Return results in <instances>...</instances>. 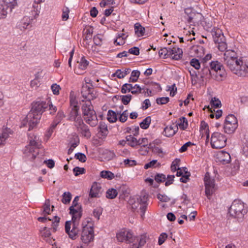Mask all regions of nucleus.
Masks as SVG:
<instances>
[{"mask_svg": "<svg viewBox=\"0 0 248 248\" xmlns=\"http://www.w3.org/2000/svg\"><path fill=\"white\" fill-rule=\"evenodd\" d=\"M48 105L46 102L44 101L33 102L31 110L22 122L21 126H25L28 124L29 130L32 129L39 123L42 113L48 108Z\"/></svg>", "mask_w": 248, "mask_h": 248, "instance_id": "1", "label": "nucleus"}, {"mask_svg": "<svg viewBox=\"0 0 248 248\" xmlns=\"http://www.w3.org/2000/svg\"><path fill=\"white\" fill-rule=\"evenodd\" d=\"M82 209L70 210L69 214L72 215V221H67L65 224V231L72 239H76L79 230L78 228V222L82 215Z\"/></svg>", "mask_w": 248, "mask_h": 248, "instance_id": "2", "label": "nucleus"}, {"mask_svg": "<svg viewBox=\"0 0 248 248\" xmlns=\"http://www.w3.org/2000/svg\"><path fill=\"white\" fill-rule=\"evenodd\" d=\"M82 114L85 122L91 126L97 125L98 119L91 102L86 101L81 106Z\"/></svg>", "mask_w": 248, "mask_h": 248, "instance_id": "3", "label": "nucleus"}, {"mask_svg": "<svg viewBox=\"0 0 248 248\" xmlns=\"http://www.w3.org/2000/svg\"><path fill=\"white\" fill-rule=\"evenodd\" d=\"M225 63L233 74L239 77H248V65L240 59L229 60Z\"/></svg>", "mask_w": 248, "mask_h": 248, "instance_id": "4", "label": "nucleus"}, {"mask_svg": "<svg viewBox=\"0 0 248 248\" xmlns=\"http://www.w3.org/2000/svg\"><path fill=\"white\" fill-rule=\"evenodd\" d=\"M210 69L212 74V79L217 81H222L227 77V72L223 65L217 61H213L209 63Z\"/></svg>", "mask_w": 248, "mask_h": 248, "instance_id": "5", "label": "nucleus"}, {"mask_svg": "<svg viewBox=\"0 0 248 248\" xmlns=\"http://www.w3.org/2000/svg\"><path fill=\"white\" fill-rule=\"evenodd\" d=\"M248 212L245 204L239 200H235L229 209L230 215L234 218L241 219Z\"/></svg>", "mask_w": 248, "mask_h": 248, "instance_id": "6", "label": "nucleus"}, {"mask_svg": "<svg viewBox=\"0 0 248 248\" xmlns=\"http://www.w3.org/2000/svg\"><path fill=\"white\" fill-rule=\"evenodd\" d=\"M81 239L83 243L88 244L93 241L94 237L93 224L90 218H86L82 223Z\"/></svg>", "mask_w": 248, "mask_h": 248, "instance_id": "7", "label": "nucleus"}, {"mask_svg": "<svg viewBox=\"0 0 248 248\" xmlns=\"http://www.w3.org/2000/svg\"><path fill=\"white\" fill-rule=\"evenodd\" d=\"M79 110V107L78 106V103L70 100V107L68 110L67 119L70 121L73 122L74 126L83 121Z\"/></svg>", "mask_w": 248, "mask_h": 248, "instance_id": "8", "label": "nucleus"}, {"mask_svg": "<svg viewBox=\"0 0 248 248\" xmlns=\"http://www.w3.org/2000/svg\"><path fill=\"white\" fill-rule=\"evenodd\" d=\"M36 136L34 139H30L29 144L25 147L23 151V154L31 160H33L38 154L39 144L36 141Z\"/></svg>", "mask_w": 248, "mask_h": 248, "instance_id": "9", "label": "nucleus"}, {"mask_svg": "<svg viewBox=\"0 0 248 248\" xmlns=\"http://www.w3.org/2000/svg\"><path fill=\"white\" fill-rule=\"evenodd\" d=\"M227 138L219 132H214L211 138V145L213 148L221 149L226 145Z\"/></svg>", "mask_w": 248, "mask_h": 248, "instance_id": "10", "label": "nucleus"}, {"mask_svg": "<svg viewBox=\"0 0 248 248\" xmlns=\"http://www.w3.org/2000/svg\"><path fill=\"white\" fill-rule=\"evenodd\" d=\"M16 0H0V19L6 17L8 14L7 10L10 8L12 11L17 6Z\"/></svg>", "mask_w": 248, "mask_h": 248, "instance_id": "11", "label": "nucleus"}, {"mask_svg": "<svg viewBox=\"0 0 248 248\" xmlns=\"http://www.w3.org/2000/svg\"><path fill=\"white\" fill-rule=\"evenodd\" d=\"M238 126L237 120L233 114L228 115L225 120L224 129L225 133L232 134L234 132Z\"/></svg>", "mask_w": 248, "mask_h": 248, "instance_id": "12", "label": "nucleus"}, {"mask_svg": "<svg viewBox=\"0 0 248 248\" xmlns=\"http://www.w3.org/2000/svg\"><path fill=\"white\" fill-rule=\"evenodd\" d=\"M204 182L205 187V194L209 199V197L211 196L216 191L215 180L210 177L209 172H206L204 176Z\"/></svg>", "mask_w": 248, "mask_h": 248, "instance_id": "13", "label": "nucleus"}, {"mask_svg": "<svg viewBox=\"0 0 248 248\" xmlns=\"http://www.w3.org/2000/svg\"><path fill=\"white\" fill-rule=\"evenodd\" d=\"M116 237L119 242H125L128 244L132 243L135 240V237L132 232L126 229L121 230L117 233Z\"/></svg>", "mask_w": 248, "mask_h": 248, "instance_id": "14", "label": "nucleus"}, {"mask_svg": "<svg viewBox=\"0 0 248 248\" xmlns=\"http://www.w3.org/2000/svg\"><path fill=\"white\" fill-rule=\"evenodd\" d=\"M208 27L209 29H207V31L211 33L213 40L215 43L222 40H226L221 30L219 28L215 27L211 28V25Z\"/></svg>", "mask_w": 248, "mask_h": 248, "instance_id": "15", "label": "nucleus"}, {"mask_svg": "<svg viewBox=\"0 0 248 248\" xmlns=\"http://www.w3.org/2000/svg\"><path fill=\"white\" fill-rule=\"evenodd\" d=\"M94 90L93 88L89 87L87 84L83 85L81 88V93L82 96L90 101L96 98L95 94L93 93Z\"/></svg>", "mask_w": 248, "mask_h": 248, "instance_id": "16", "label": "nucleus"}, {"mask_svg": "<svg viewBox=\"0 0 248 248\" xmlns=\"http://www.w3.org/2000/svg\"><path fill=\"white\" fill-rule=\"evenodd\" d=\"M75 126L78 133L80 134L83 137L87 139L91 138V133L89 128L88 125L84 123L83 121L77 124Z\"/></svg>", "mask_w": 248, "mask_h": 248, "instance_id": "17", "label": "nucleus"}, {"mask_svg": "<svg viewBox=\"0 0 248 248\" xmlns=\"http://www.w3.org/2000/svg\"><path fill=\"white\" fill-rule=\"evenodd\" d=\"M139 200V203L140 204V216L142 219H144V215L145 211L147 208V201L148 200V195L147 194H144L141 196L140 198L137 199V201Z\"/></svg>", "mask_w": 248, "mask_h": 248, "instance_id": "18", "label": "nucleus"}, {"mask_svg": "<svg viewBox=\"0 0 248 248\" xmlns=\"http://www.w3.org/2000/svg\"><path fill=\"white\" fill-rule=\"evenodd\" d=\"M32 21V18H30V17L28 16H24L17 23L16 28L21 31H25L28 29V26L31 24Z\"/></svg>", "mask_w": 248, "mask_h": 248, "instance_id": "19", "label": "nucleus"}, {"mask_svg": "<svg viewBox=\"0 0 248 248\" xmlns=\"http://www.w3.org/2000/svg\"><path fill=\"white\" fill-rule=\"evenodd\" d=\"M102 192V188L99 184L94 182L89 192V197L91 198H99Z\"/></svg>", "mask_w": 248, "mask_h": 248, "instance_id": "20", "label": "nucleus"}, {"mask_svg": "<svg viewBox=\"0 0 248 248\" xmlns=\"http://www.w3.org/2000/svg\"><path fill=\"white\" fill-rule=\"evenodd\" d=\"M13 132L10 128H3L2 133L0 135V147L4 145L6 140L8 138L9 135L12 134Z\"/></svg>", "mask_w": 248, "mask_h": 248, "instance_id": "21", "label": "nucleus"}, {"mask_svg": "<svg viewBox=\"0 0 248 248\" xmlns=\"http://www.w3.org/2000/svg\"><path fill=\"white\" fill-rule=\"evenodd\" d=\"M200 75L201 78L202 79L204 78H212V74H211L210 67L203 63V67L200 72Z\"/></svg>", "mask_w": 248, "mask_h": 248, "instance_id": "22", "label": "nucleus"}, {"mask_svg": "<svg viewBox=\"0 0 248 248\" xmlns=\"http://www.w3.org/2000/svg\"><path fill=\"white\" fill-rule=\"evenodd\" d=\"M219 161L223 164H226L230 162L231 156L230 154L225 151H221L217 155Z\"/></svg>", "mask_w": 248, "mask_h": 248, "instance_id": "23", "label": "nucleus"}, {"mask_svg": "<svg viewBox=\"0 0 248 248\" xmlns=\"http://www.w3.org/2000/svg\"><path fill=\"white\" fill-rule=\"evenodd\" d=\"M178 129L177 125L166 126L164 130V135L167 137H172L175 134Z\"/></svg>", "mask_w": 248, "mask_h": 248, "instance_id": "24", "label": "nucleus"}, {"mask_svg": "<svg viewBox=\"0 0 248 248\" xmlns=\"http://www.w3.org/2000/svg\"><path fill=\"white\" fill-rule=\"evenodd\" d=\"M50 202L49 199L46 200L45 203L43 205V212L42 215L45 216H46L47 215L50 214L51 212H52L54 208V206H51V209H50Z\"/></svg>", "mask_w": 248, "mask_h": 248, "instance_id": "25", "label": "nucleus"}, {"mask_svg": "<svg viewBox=\"0 0 248 248\" xmlns=\"http://www.w3.org/2000/svg\"><path fill=\"white\" fill-rule=\"evenodd\" d=\"M238 59L236 52L232 50H226L224 54V62H227L229 60Z\"/></svg>", "mask_w": 248, "mask_h": 248, "instance_id": "26", "label": "nucleus"}, {"mask_svg": "<svg viewBox=\"0 0 248 248\" xmlns=\"http://www.w3.org/2000/svg\"><path fill=\"white\" fill-rule=\"evenodd\" d=\"M98 134L99 136H101V137L99 138H102V137H106L108 134V130L107 125L105 123L103 122L100 123L98 126Z\"/></svg>", "mask_w": 248, "mask_h": 248, "instance_id": "27", "label": "nucleus"}, {"mask_svg": "<svg viewBox=\"0 0 248 248\" xmlns=\"http://www.w3.org/2000/svg\"><path fill=\"white\" fill-rule=\"evenodd\" d=\"M130 71L131 69L130 68L118 69L114 75L116 76L118 78H123L129 74Z\"/></svg>", "mask_w": 248, "mask_h": 248, "instance_id": "28", "label": "nucleus"}, {"mask_svg": "<svg viewBox=\"0 0 248 248\" xmlns=\"http://www.w3.org/2000/svg\"><path fill=\"white\" fill-rule=\"evenodd\" d=\"M128 37L127 35L124 33H119L117 35V38L114 40V44H116L117 45H123L125 43V40Z\"/></svg>", "mask_w": 248, "mask_h": 248, "instance_id": "29", "label": "nucleus"}, {"mask_svg": "<svg viewBox=\"0 0 248 248\" xmlns=\"http://www.w3.org/2000/svg\"><path fill=\"white\" fill-rule=\"evenodd\" d=\"M134 27L135 33L138 36H142L144 35L145 30V28L142 27L139 23H136Z\"/></svg>", "mask_w": 248, "mask_h": 248, "instance_id": "30", "label": "nucleus"}, {"mask_svg": "<svg viewBox=\"0 0 248 248\" xmlns=\"http://www.w3.org/2000/svg\"><path fill=\"white\" fill-rule=\"evenodd\" d=\"M173 56H172V59L175 60H180L182 57V50L177 47H173Z\"/></svg>", "mask_w": 248, "mask_h": 248, "instance_id": "31", "label": "nucleus"}, {"mask_svg": "<svg viewBox=\"0 0 248 248\" xmlns=\"http://www.w3.org/2000/svg\"><path fill=\"white\" fill-rule=\"evenodd\" d=\"M78 62L79 63L78 67V70L82 71L85 70L87 68L89 63L84 56L81 57L80 61Z\"/></svg>", "mask_w": 248, "mask_h": 248, "instance_id": "32", "label": "nucleus"}, {"mask_svg": "<svg viewBox=\"0 0 248 248\" xmlns=\"http://www.w3.org/2000/svg\"><path fill=\"white\" fill-rule=\"evenodd\" d=\"M128 142V144L132 147H135L138 145V140L131 135L127 136L125 138Z\"/></svg>", "mask_w": 248, "mask_h": 248, "instance_id": "33", "label": "nucleus"}, {"mask_svg": "<svg viewBox=\"0 0 248 248\" xmlns=\"http://www.w3.org/2000/svg\"><path fill=\"white\" fill-rule=\"evenodd\" d=\"M107 119L110 123L115 122L117 120L116 112L113 110H109L108 112Z\"/></svg>", "mask_w": 248, "mask_h": 248, "instance_id": "34", "label": "nucleus"}, {"mask_svg": "<svg viewBox=\"0 0 248 248\" xmlns=\"http://www.w3.org/2000/svg\"><path fill=\"white\" fill-rule=\"evenodd\" d=\"M151 122V117L148 116L140 124V125L142 129H146L149 127Z\"/></svg>", "mask_w": 248, "mask_h": 248, "instance_id": "35", "label": "nucleus"}, {"mask_svg": "<svg viewBox=\"0 0 248 248\" xmlns=\"http://www.w3.org/2000/svg\"><path fill=\"white\" fill-rule=\"evenodd\" d=\"M100 176L102 178H107L108 180H112L115 178V175L114 173L108 170H103L101 171Z\"/></svg>", "mask_w": 248, "mask_h": 248, "instance_id": "36", "label": "nucleus"}, {"mask_svg": "<svg viewBox=\"0 0 248 248\" xmlns=\"http://www.w3.org/2000/svg\"><path fill=\"white\" fill-rule=\"evenodd\" d=\"M117 195L118 192L117 190L114 188H109L106 192V197L109 199H114Z\"/></svg>", "mask_w": 248, "mask_h": 248, "instance_id": "37", "label": "nucleus"}, {"mask_svg": "<svg viewBox=\"0 0 248 248\" xmlns=\"http://www.w3.org/2000/svg\"><path fill=\"white\" fill-rule=\"evenodd\" d=\"M72 198V194L69 192H65L62 195V202L64 204H68L70 202Z\"/></svg>", "mask_w": 248, "mask_h": 248, "instance_id": "38", "label": "nucleus"}, {"mask_svg": "<svg viewBox=\"0 0 248 248\" xmlns=\"http://www.w3.org/2000/svg\"><path fill=\"white\" fill-rule=\"evenodd\" d=\"M140 75V72L138 70H133L131 73V77L129 78V82H135L138 80Z\"/></svg>", "mask_w": 248, "mask_h": 248, "instance_id": "39", "label": "nucleus"}, {"mask_svg": "<svg viewBox=\"0 0 248 248\" xmlns=\"http://www.w3.org/2000/svg\"><path fill=\"white\" fill-rule=\"evenodd\" d=\"M183 170L185 172V173L181 176V178L180 179V181L181 182L186 183L189 180L190 173L187 171L186 168H183Z\"/></svg>", "mask_w": 248, "mask_h": 248, "instance_id": "40", "label": "nucleus"}, {"mask_svg": "<svg viewBox=\"0 0 248 248\" xmlns=\"http://www.w3.org/2000/svg\"><path fill=\"white\" fill-rule=\"evenodd\" d=\"M32 7L33 8V10L31 11V12L33 16L30 17V18H32L33 20L36 19L38 17L40 13V9L41 6L39 5L36 6L35 5H33Z\"/></svg>", "mask_w": 248, "mask_h": 248, "instance_id": "41", "label": "nucleus"}, {"mask_svg": "<svg viewBox=\"0 0 248 248\" xmlns=\"http://www.w3.org/2000/svg\"><path fill=\"white\" fill-rule=\"evenodd\" d=\"M132 88V84L125 83L122 86L121 91L123 93H127L131 92Z\"/></svg>", "mask_w": 248, "mask_h": 248, "instance_id": "42", "label": "nucleus"}, {"mask_svg": "<svg viewBox=\"0 0 248 248\" xmlns=\"http://www.w3.org/2000/svg\"><path fill=\"white\" fill-rule=\"evenodd\" d=\"M210 104L212 107L215 108H219L221 106L220 101L216 97H213L212 98L210 101Z\"/></svg>", "mask_w": 248, "mask_h": 248, "instance_id": "43", "label": "nucleus"}, {"mask_svg": "<svg viewBox=\"0 0 248 248\" xmlns=\"http://www.w3.org/2000/svg\"><path fill=\"white\" fill-rule=\"evenodd\" d=\"M40 233L42 237L44 238H47L50 236L51 232L49 229L46 227H44L42 230H40Z\"/></svg>", "mask_w": 248, "mask_h": 248, "instance_id": "44", "label": "nucleus"}, {"mask_svg": "<svg viewBox=\"0 0 248 248\" xmlns=\"http://www.w3.org/2000/svg\"><path fill=\"white\" fill-rule=\"evenodd\" d=\"M149 144L148 140L147 138L140 139L138 140V145H140L141 148L149 146Z\"/></svg>", "mask_w": 248, "mask_h": 248, "instance_id": "45", "label": "nucleus"}, {"mask_svg": "<svg viewBox=\"0 0 248 248\" xmlns=\"http://www.w3.org/2000/svg\"><path fill=\"white\" fill-rule=\"evenodd\" d=\"M180 121L181 122L179 124L180 128L182 130H185L186 129L188 126L187 119L185 117H182L180 118Z\"/></svg>", "mask_w": 248, "mask_h": 248, "instance_id": "46", "label": "nucleus"}, {"mask_svg": "<svg viewBox=\"0 0 248 248\" xmlns=\"http://www.w3.org/2000/svg\"><path fill=\"white\" fill-rule=\"evenodd\" d=\"M143 89V88H142L138 84H135V85L133 86V88L131 91V93L133 94H138L140 93H141V91Z\"/></svg>", "mask_w": 248, "mask_h": 248, "instance_id": "47", "label": "nucleus"}, {"mask_svg": "<svg viewBox=\"0 0 248 248\" xmlns=\"http://www.w3.org/2000/svg\"><path fill=\"white\" fill-rule=\"evenodd\" d=\"M166 179V176L163 174L157 173L155 176V181L158 183L164 182Z\"/></svg>", "mask_w": 248, "mask_h": 248, "instance_id": "48", "label": "nucleus"}, {"mask_svg": "<svg viewBox=\"0 0 248 248\" xmlns=\"http://www.w3.org/2000/svg\"><path fill=\"white\" fill-rule=\"evenodd\" d=\"M190 63L192 66L197 70H199L201 67V64L199 61L196 58L192 59L190 61Z\"/></svg>", "mask_w": 248, "mask_h": 248, "instance_id": "49", "label": "nucleus"}, {"mask_svg": "<svg viewBox=\"0 0 248 248\" xmlns=\"http://www.w3.org/2000/svg\"><path fill=\"white\" fill-rule=\"evenodd\" d=\"M226 40H222L221 41H219L218 42H217L216 44H217V47L218 49L220 51H224L226 50L227 49V45L225 42Z\"/></svg>", "mask_w": 248, "mask_h": 248, "instance_id": "50", "label": "nucleus"}, {"mask_svg": "<svg viewBox=\"0 0 248 248\" xmlns=\"http://www.w3.org/2000/svg\"><path fill=\"white\" fill-rule=\"evenodd\" d=\"M73 172L74 175L76 176L79 175V174H84L85 173V169L83 168H80L78 167H76L74 168Z\"/></svg>", "mask_w": 248, "mask_h": 248, "instance_id": "51", "label": "nucleus"}, {"mask_svg": "<svg viewBox=\"0 0 248 248\" xmlns=\"http://www.w3.org/2000/svg\"><path fill=\"white\" fill-rule=\"evenodd\" d=\"M121 98V101L123 104L124 105H127L130 102L132 95L130 94L122 95Z\"/></svg>", "mask_w": 248, "mask_h": 248, "instance_id": "52", "label": "nucleus"}, {"mask_svg": "<svg viewBox=\"0 0 248 248\" xmlns=\"http://www.w3.org/2000/svg\"><path fill=\"white\" fill-rule=\"evenodd\" d=\"M170 98L168 97H162L157 98L156 100V102L158 105H164L168 103L169 102Z\"/></svg>", "mask_w": 248, "mask_h": 248, "instance_id": "53", "label": "nucleus"}, {"mask_svg": "<svg viewBox=\"0 0 248 248\" xmlns=\"http://www.w3.org/2000/svg\"><path fill=\"white\" fill-rule=\"evenodd\" d=\"M69 12L70 10L68 7H65L63 8L62 17L63 21H66L68 19Z\"/></svg>", "mask_w": 248, "mask_h": 248, "instance_id": "54", "label": "nucleus"}, {"mask_svg": "<svg viewBox=\"0 0 248 248\" xmlns=\"http://www.w3.org/2000/svg\"><path fill=\"white\" fill-rule=\"evenodd\" d=\"M54 221L52 223V230L54 232L57 231V228L59 225L60 218L57 216L54 217Z\"/></svg>", "mask_w": 248, "mask_h": 248, "instance_id": "55", "label": "nucleus"}, {"mask_svg": "<svg viewBox=\"0 0 248 248\" xmlns=\"http://www.w3.org/2000/svg\"><path fill=\"white\" fill-rule=\"evenodd\" d=\"M75 157L77 159H78L79 161L83 163L85 162L87 159L86 155L84 154L81 153L76 154L75 155Z\"/></svg>", "mask_w": 248, "mask_h": 248, "instance_id": "56", "label": "nucleus"}, {"mask_svg": "<svg viewBox=\"0 0 248 248\" xmlns=\"http://www.w3.org/2000/svg\"><path fill=\"white\" fill-rule=\"evenodd\" d=\"M48 104V107H49V110L50 111V114L51 115H53L57 110V108L56 106L52 105L50 100L48 101V102L46 103Z\"/></svg>", "mask_w": 248, "mask_h": 248, "instance_id": "57", "label": "nucleus"}, {"mask_svg": "<svg viewBox=\"0 0 248 248\" xmlns=\"http://www.w3.org/2000/svg\"><path fill=\"white\" fill-rule=\"evenodd\" d=\"M124 164L125 166L133 167L137 165V162L135 160L126 159L124 160Z\"/></svg>", "mask_w": 248, "mask_h": 248, "instance_id": "58", "label": "nucleus"}, {"mask_svg": "<svg viewBox=\"0 0 248 248\" xmlns=\"http://www.w3.org/2000/svg\"><path fill=\"white\" fill-rule=\"evenodd\" d=\"M152 148V145L150 143L149 146H146V148H140L139 149V153L142 155H146L149 152V149Z\"/></svg>", "mask_w": 248, "mask_h": 248, "instance_id": "59", "label": "nucleus"}, {"mask_svg": "<svg viewBox=\"0 0 248 248\" xmlns=\"http://www.w3.org/2000/svg\"><path fill=\"white\" fill-rule=\"evenodd\" d=\"M51 89L54 94L58 95L59 94L61 88L57 84H53L51 86Z\"/></svg>", "mask_w": 248, "mask_h": 248, "instance_id": "60", "label": "nucleus"}, {"mask_svg": "<svg viewBox=\"0 0 248 248\" xmlns=\"http://www.w3.org/2000/svg\"><path fill=\"white\" fill-rule=\"evenodd\" d=\"M93 42L96 46H101L102 45V39L100 34H97L93 37Z\"/></svg>", "mask_w": 248, "mask_h": 248, "instance_id": "61", "label": "nucleus"}, {"mask_svg": "<svg viewBox=\"0 0 248 248\" xmlns=\"http://www.w3.org/2000/svg\"><path fill=\"white\" fill-rule=\"evenodd\" d=\"M119 192H122L124 196H127L128 192V188L126 185H122L120 187Z\"/></svg>", "mask_w": 248, "mask_h": 248, "instance_id": "62", "label": "nucleus"}, {"mask_svg": "<svg viewBox=\"0 0 248 248\" xmlns=\"http://www.w3.org/2000/svg\"><path fill=\"white\" fill-rule=\"evenodd\" d=\"M168 237L166 233H162L158 238V243L159 245H161L165 241Z\"/></svg>", "mask_w": 248, "mask_h": 248, "instance_id": "63", "label": "nucleus"}, {"mask_svg": "<svg viewBox=\"0 0 248 248\" xmlns=\"http://www.w3.org/2000/svg\"><path fill=\"white\" fill-rule=\"evenodd\" d=\"M146 240L147 237L146 235L143 234L140 235L139 242V247H138V248H139L140 247H142L144 246L146 242Z\"/></svg>", "mask_w": 248, "mask_h": 248, "instance_id": "64", "label": "nucleus"}]
</instances>
